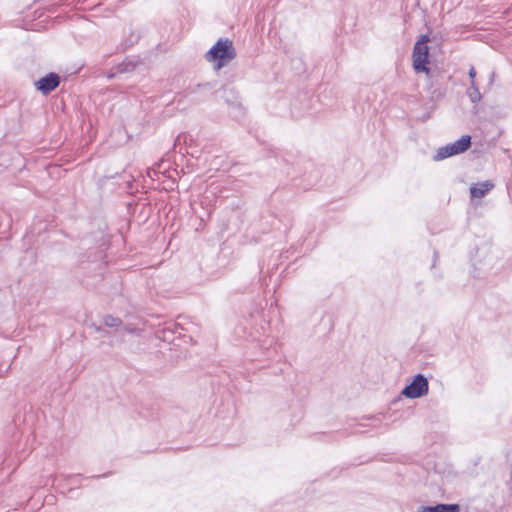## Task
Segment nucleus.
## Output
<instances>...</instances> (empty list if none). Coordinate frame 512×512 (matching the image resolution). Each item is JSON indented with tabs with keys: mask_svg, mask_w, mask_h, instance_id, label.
<instances>
[{
	"mask_svg": "<svg viewBox=\"0 0 512 512\" xmlns=\"http://www.w3.org/2000/svg\"><path fill=\"white\" fill-rule=\"evenodd\" d=\"M107 246L102 243L96 248H91L88 251L87 259L81 260L79 270H91V275H85L80 278L81 284L87 289H95L97 285L103 281V275L106 270L107 262L106 251Z\"/></svg>",
	"mask_w": 512,
	"mask_h": 512,
	"instance_id": "obj_1",
	"label": "nucleus"
},
{
	"mask_svg": "<svg viewBox=\"0 0 512 512\" xmlns=\"http://www.w3.org/2000/svg\"><path fill=\"white\" fill-rule=\"evenodd\" d=\"M237 56L233 41L227 37H220L205 53L204 58L212 64L214 71H220Z\"/></svg>",
	"mask_w": 512,
	"mask_h": 512,
	"instance_id": "obj_2",
	"label": "nucleus"
},
{
	"mask_svg": "<svg viewBox=\"0 0 512 512\" xmlns=\"http://www.w3.org/2000/svg\"><path fill=\"white\" fill-rule=\"evenodd\" d=\"M298 168L303 171L301 176L292 178V185L296 189L308 191L312 189L320 180V171L311 160H302L297 162Z\"/></svg>",
	"mask_w": 512,
	"mask_h": 512,
	"instance_id": "obj_3",
	"label": "nucleus"
},
{
	"mask_svg": "<svg viewBox=\"0 0 512 512\" xmlns=\"http://www.w3.org/2000/svg\"><path fill=\"white\" fill-rule=\"evenodd\" d=\"M430 41L428 35H421L419 40L415 43L413 52H412V60H413V69L416 73L424 72L428 74L430 72L429 67L427 66L429 63V48L427 43Z\"/></svg>",
	"mask_w": 512,
	"mask_h": 512,
	"instance_id": "obj_4",
	"label": "nucleus"
},
{
	"mask_svg": "<svg viewBox=\"0 0 512 512\" xmlns=\"http://www.w3.org/2000/svg\"><path fill=\"white\" fill-rule=\"evenodd\" d=\"M217 81H209L199 83L195 86H190L183 91L186 98L194 103H202L208 99V97L214 94L217 90Z\"/></svg>",
	"mask_w": 512,
	"mask_h": 512,
	"instance_id": "obj_5",
	"label": "nucleus"
},
{
	"mask_svg": "<svg viewBox=\"0 0 512 512\" xmlns=\"http://www.w3.org/2000/svg\"><path fill=\"white\" fill-rule=\"evenodd\" d=\"M471 146V136L463 135L453 143L440 147L434 156L435 161H440L448 157L461 154L467 151Z\"/></svg>",
	"mask_w": 512,
	"mask_h": 512,
	"instance_id": "obj_6",
	"label": "nucleus"
},
{
	"mask_svg": "<svg viewBox=\"0 0 512 512\" xmlns=\"http://www.w3.org/2000/svg\"><path fill=\"white\" fill-rule=\"evenodd\" d=\"M61 81L62 77L58 73L48 72L35 80L33 85L36 91L40 92L43 96H48L59 87Z\"/></svg>",
	"mask_w": 512,
	"mask_h": 512,
	"instance_id": "obj_7",
	"label": "nucleus"
},
{
	"mask_svg": "<svg viewBox=\"0 0 512 512\" xmlns=\"http://www.w3.org/2000/svg\"><path fill=\"white\" fill-rule=\"evenodd\" d=\"M429 384L426 377L422 374H417L413 381L407 385L401 392L406 398L416 399L427 395Z\"/></svg>",
	"mask_w": 512,
	"mask_h": 512,
	"instance_id": "obj_8",
	"label": "nucleus"
},
{
	"mask_svg": "<svg viewBox=\"0 0 512 512\" xmlns=\"http://www.w3.org/2000/svg\"><path fill=\"white\" fill-rule=\"evenodd\" d=\"M221 98L232 110L231 113L234 118L239 119L244 116V107L241 103L239 93L235 89L223 87L221 92Z\"/></svg>",
	"mask_w": 512,
	"mask_h": 512,
	"instance_id": "obj_9",
	"label": "nucleus"
},
{
	"mask_svg": "<svg viewBox=\"0 0 512 512\" xmlns=\"http://www.w3.org/2000/svg\"><path fill=\"white\" fill-rule=\"evenodd\" d=\"M145 33L146 29L144 28H138L136 30L130 29L129 33L124 36L117 49L122 52L126 51L128 48L137 44L139 40L145 35Z\"/></svg>",
	"mask_w": 512,
	"mask_h": 512,
	"instance_id": "obj_10",
	"label": "nucleus"
},
{
	"mask_svg": "<svg viewBox=\"0 0 512 512\" xmlns=\"http://www.w3.org/2000/svg\"><path fill=\"white\" fill-rule=\"evenodd\" d=\"M265 156L268 158H275L276 161L281 160L285 164L290 163V159L293 157L291 153L284 152L279 148L268 145L265 147Z\"/></svg>",
	"mask_w": 512,
	"mask_h": 512,
	"instance_id": "obj_11",
	"label": "nucleus"
},
{
	"mask_svg": "<svg viewBox=\"0 0 512 512\" xmlns=\"http://www.w3.org/2000/svg\"><path fill=\"white\" fill-rule=\"evenodd\" d=\"M494 187L490 181L477 183L470 187V195L472 198H482Z\"/></svg>",
	"mask_w": 512,
	"mask_h": 512,
	"instance_id": "obj_12",
	"label": "nucleus"
},
{
	"mask_svg": "<svg viewBox=\"0 0 512 512\" xmlns=\"http://www.w3.org/2000/svg\"><path fill=\"white\" fill-rule=\"evenodd\" d=\"M182 331H183V328L181 326L176 325V324H173L171 326L165 327L162 330L163 339H164V341H173L174 338H175L174 337L175 335H177L179 337L182 335Z\"/></svg>",
	"mask_w": 512,
	"mask_h": 512,
	"instance_id": "obj_13",
	"label": "nucleus"
},
{
	"mask_svg": "<svg viewBox=\"0 0 512 512\" xmlns=\"http://www.w3.org/2000/svg\"><path fill=\"white\" fill-rule=\"evenodd\" d=\"M467 95L472 103H478L482 99V95L475 84V81L471 83L470 88L468 89Z\"/></svg>",
	"mask_w": 512,
	"mask_h": 512,
	"instance_id": "obj_14",
	"label": "nucleus"
},
{
	"mask_svg": "<svg viewBox=\"0 0 512 512\" xmlns=\"http://www.w3.org/2000/svg\"><path fill=\"white\" fill-rule=\"evenodd\" d=\"M103 323L106 327L117 328L122 325V320L119 317L108 314L103 317Z\"/></svg>",
	"mask_w": 512,
	"mask_h": 512,
	"instance_id": "obj_15",
	"label": "nucleus"
},
{
	"mask_svg": "<svg viewBox=\"0 0 512 512\" xmlns=\"http://www.w3.org/2000/svg\"><path fill=\"white\" fill-rule=\"evenodd\" d=\"M435 512H460V507L458 504H437Z\"/></svg>",
	"mask_w": 512,
	"mask_h": 512,
	"instance_id": "obj_16",
	"label": "nucleus"
},
{
	"mask_svg": "<svg viewBox=\"0 0 512 512\" xmlns=\"http://www.w3.org/2000/svg\"><path fill=\"white\" fill-rule=\"evenodd\" d=\"M292 67L297 74L305 71V63L301 57H295L291 60Z\"/></svg>",
	"mask_w": 512,
	"mask_h": 512,
	"instance_id": "obj_17",
	"label": "nucleus"
},
{
	"mask_svg": "<svg viewBox=\"0 0 512 512\" xmlns=\"http://www.w3.org/2000/svg\"><path fill=\"white\" fill-rule=\"evenodd\" d=\"M278 221L283 224L284 232L287 233V231L290 230V228L293 225L294 218L292 215L287 214V215H284L282 219H278Z\"/></svg>",
	"mask_w": 512,
	"mask_h": 512,
	"instance_id": "obj_18",
	"label": "nucleus"
},
{
	"mask_svg": "<svg viewBox=\"0 0 512 512\" xmlns=\"http://www.w3.org/2000/svg\"><path fill=\"white\" fill-rule=\"evenodd\" d=\"M260 287H261L260 280H258L257 282L253 281V282H251L250 286L245 289V291L254 292L255 289H260Z\"/></svg>",
	"mask_w": 512,
	"mask_h": 512,
	"instance_id": "obj_19",
	"label": "nucleus"
},
{
	"mask_svg": "<svg viewBox=\"0 0 512 512\" xmlns=\"http://www.w3.org/2000/svg\"><path fill=\"white\" fill-rule=\"evenodd\" d=\"M47 229V225L44 224V227H43V230H46ZM42 231V227H39L37 228V225L34 224L32 227H31V234L32 235H35V234H40Z\"/></svg>",
	"mask_w": 512,
	"mask_h": 512,
	"instance_id": "obj_20",
	"label": "nucleus"
},
{
	"mask_svg": "<svg viewBox=\"0 0 512 512\" xmlns=\"http://www.w3.org/2000/svg\"><path fill=\"white\" fill-rule=\"evenodd\" d=\"M417 512H435V506H420Z\"/></svg>",
	"mask_w": 512,
	"mask_h": 512,
	"instance_id": "obj_21",
	"label": "nucleus"
},
{
	"mask_svg": "<svg viewBox=\"0 0 512 512\" xmlns=\"http://www.w3.org/2000/svg\"><path fill=\"white\" fill-rule=\"evenodd\" d=\"M111 474H112V472H107V473H103L100 475H93L90 478H93V479L106 478V477L110 476Z\"/></svg>",
	"mask_w": 512,
	"mask_h": 512,
	"instance_id": "obj_22",
	"label": "nucleus"
},
{
	"mask_svg": "<svg viewBox=\"0 0 512 512\" xmlns=\"http://www.w3.org/2000/svg\"><path fill=\"white\" fill-rule=\"evenodd\" d=\"M163 163H164V161H161V162H159V163H156V164L153 166V168H152L153 172H154V173L160 172V169H161V166L163 165Z\"/></svg>",
	"mask_w": 512,
	"mask_h": 512,
	"instance_id": "obj_23",
	"label": "nucleus"
},
{
	"mask_svg": "<svg viewBox=\"0 0 512 512\" xmlns=\"http://www.w3.org/2000/svg\"><path fill=\"white\" fill-rule=\"evenodd\" d=\"M469 77L471 78L472 82L474 81L475 77H476V71L474 69V67H471L470 70H469Z\"/></svg>",
	"mask_w": 512,
	"mask_h": 512,
	"instance_id": "obj_24",
	"label": "nucleus"
},
{
	"mask_svg": "<svg viewBox=\"0 0 512 512\" xmlns=\"http://www.w3.org/2000/svg\"><path fill=\"white\" fill-rule=\"evenodd\" d=\"M318 485V482H313L311 488L307 489V491H314L315 487Z\"/></svg>",
	"mask_w": 512,
	"mask_h": 512,
	"instance_id": "obj_25",
	"label": "nucleus"
},
{
	"mask_svg": "<svg viewBox=\"0 0 512 512\" xmlns=\"http://www.w3.org/2000/svg\"><path fill=\"white\" fill-rule=\"evenodd\" d=\"M125 71H126V69L123 67V64H120L118 66V72H125Z\"/></svg>",
	"mask_w": 512,
	"mask_h": 512,
	"instance_id": "obj_26",
	"label": "nucleus"
},
{
	"mask_svg": "<svg viewBox=\"0 0 512 512\" xmlns=\"http://www.w3.org/2000/svg\"><path fill=\"white\" fill-rule=\"evenodd\" d=\"M296 509H293V508H283V511L284 512H294Z\"/></svg>",
	"mask_w": 512,
	"mask_h": 512,
	"instance_id": "obj_27",
	"label": "nucleus"
},
{
	"mask_svg": "<svg viewBox=\"0 0 512 512\" xmlns=\"http://www.w3.org/2000/svg\"><path fill=\"white\" fill-rule=\"evenodd\" d=\"M96 331H98V332H104L105 330H104L102 327H100V326H99V327H96Z\"/></svg>",
	"mask_w": 512,
	"mask_h": 512,
	"instance_id": "obj_28",
	"label": "nucleus"
},
{
	"mask_svg": "<svg viewBox=\"0 0 512 512\" xmlns=\"http://www.w3.org/2000/svg\"><path fill=\"white\" fill-rule=\"evenodd\" d=\"M318 99L317 98H310V102H317Z\"/></svg>",
	"mask_w": 512,
	"mask_h": 512,
	"instance_id": "obj_29",
	"label": "nucleus"
},
{
	"mask_svg": "<svg viewBox=\"0 0 512 512\" xmlns=\"http://www.w3.org/2000/svg\"><path fill=\"white\" fill-rule=\"evenodd\" d=\"M75 478H84L81 474H77L74 476Z\"/></svg>",
	"mask_w": 512,
	"mask_h": 512,
	"instance_id": "obj_30",
	"label": "nucleus"
},
{
	"mask_svg": "<svg viewBox=\"0 0 512 512\" xmlns=\"http://www.w3.org/2000/svg\"><path fill=\"white\" fill-rule=\"evenodd\" d=\"M125 330H126L127 332H129V333H132V332H133V330H132V329H127V328H125Z\"/></svg>",
	"mask_w": 512,
	"mask_h": 512,
	"instance_id": "obj_31",
	"label": "nucleus"
},
{
	"mask_svg": "<svg viewBox=\"0 0 512 512\" xmlns=\"http://www.w3.org/2000/svg\"><path fill=\"white\" fill-rule=\"evenodd\" d=\"M113 77H114L113 73L108 75V78H113Z\"/></svg>",
	"mask_w": 512,
	"mask_h": 512,
	"instance_id": "obj_32",
	"label": "nucleus"
},
{
	"mask_svg": "<svg viewBox=\"0 0 512 512\" xmlns=\"http://www.w3.org/2000/svg\"><path fill=\"white\" fill-rule=\"evenodd\" d=\"M302 507V504H298L297 508L296 509H299Z\"/></svg>",
	"mask_w": 512,
	"mask_h": 512,
	"instance_id": "obj_33",
	"label": "nucleus"
}]
</instances>
